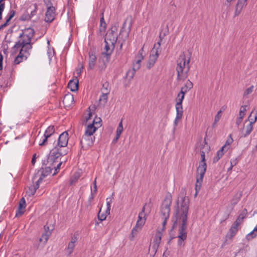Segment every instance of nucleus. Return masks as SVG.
Wrapping results in <instances>:
<instances>
[{
    "label": "nucleus",
    "instance_id": "nucleus-54",
    "mask_svg": "<svg viewBox=\"0 0 257 257\" xmlns=\"http://www.w3.org/2000/svg\"><path fill=\"white\" fill-rule=\"evenodd\" d=\"M239 216H238L236 220L234 221L235 222L237 223L239 225L243 222L244 218H240Z\"/></svg>",
    "mask_w": 257,
    "mask_h": 257
},
{
    "label": "nucleus",
    "instance_id": "nucleus-41",
    "mask_svg": "<svg viewBox=\"0 0 257 257\" xmlns=\"http://www.w3.org/2000/svg\"><path fill=\"white\" fill-rule=\"evenodd\" d=\"M75 246L74 243L70 242H69L67 248L69 254H71L73 252Z\"/></svg>",
    "mask_w": 257,
    "mask_h": 257
},
{
    "label": "nucleus",
    "instance_id": "nucleus-52",
    "mask_svg": "<svg viewBox=\"0 0 257 257\" xmlns=\"http://www.w3.org/2000/svg\"><path fill=\"white\" fill-rule=\"evenodd\" d=\"M181 119L182 118H177V116H176V118L174 121V128H173L174 131H175V130L176 128V126H177L178 123L181 120Z\"/></svg>",
    "mask_w": 257,
    "mask_h": 257
},
{
    "label": "nucleus",
    "instance_id": "nucleus-44",
    "mask_svg": "<svg viewBox=\"0 0 257 257\" xmlns=\"http://www.w3.org/2000/svg\"><path fill=\"white\" fill-rule=\"evenodd\" d=\"M222 112V111L221 110H220L219 111H218L217 114L215 115V118H214V121L213 125H214L219 120V119L221 116Z\"/></svg>",
    "mask_w": 257,
    "mask_h": 257
},
{
    "label": "nucleus",
    "instance_id": "nucleus-16",
    "mask_svg": "<svg viewBox=\"0 0 257 257\" xmlns=\"http://www.w3.org/2000/svg\"><path fill=\"white\" fill-rule=\"evenodd\" d=\"M246 1L247 0H238L235 7V16H238L241 13L243 8L246 5Z\"/></svg>",
    "mask_w": 257,
    "mask_h": 257
},
{
    "label": "nucleus",
    "instance_id": "nucleus-20",
    "mask_svg": "<svg viewBox=\"0 0 257 257\" xmlns=\"http://www.w3.org/2000/svg\"><path fill=\"white\" fill-rule=\"evenodd\" d=\"M105 45L104 47L105 51L102 53V55H105L106 56H109L112 53L114 49V45L109 43L108 42L104 41Z\"/></svg>",
    "mask_w": 257,
    "mask_h": 257
},
{
    "label": "nucleus",
    "instance_id": "nucleus-30",
    "mask_svg": "<svg viewBox=\"0 0 257 257\" xmlns=\"http://www.w3.org/2000/svg\"><path fill=\"white\" fill-rule=\"evenodd\" d=\"M80 177V174L78 172H75L74 173L73 176L70 179V185H72L74 184L78 180V179Z\"/></svg>",
    "mask_w": 257,
    "mask_h": 257
},
{
    "label": "nucleus",
    "instance_id": "nucleus-35",
    "mask_svg": "<svg viewBox=\"0 0 257 257\" xmlns=\"http://www.w3.org/2000/svg\"><path fill=\"white\" fill-rule=\"evenodd\" d=\"M144 47L143 46L139 51L137 55L136 56V59L142 61L144 59L145 54L144 50Z\"/></svg>",
    "mask_w": 257,
    "mask_h": 257
},
{
    "label": "nucleus",
    "instance_id": "nucleus-34",
    "mask_svg": "<svg viewBox=\"0 0 257 257\" xmlns=\"http://www.w3.org/2000/svg\"><path fill=\"white\" fill-rule=\"evenodd\" d=\"M55 132L54 126L51 125L49 126L45 131L44 134L47 137H51Z\"/></svg>",
    "mask_w": 257,
    "mask_h": 257
},
{
    "label": "nucleus",
    "instance_id": "nucleus-17",
    "mask_svg": "<svg viewBox=\"0 0 257 257\" xmlns=\"http://www.w3.org/2000/svg\"><path fill=\"white\" fill-rule=\"evenodd\" d=\"M193 84L192 82L188 80L185 83L184 86L181 88V94H182V99H184L185 94L191 89L193 88Z\"/></svg>",
    "mask_w": 257,
    "mask_h": 257
},
{
    "label": "nucleus",
    "instance_id": "nucleus-55",
    "mask_svg": "<svg viewBox=\"0 0 257 257\" xmlns=\"http://www.w3.org/2000/svg\"><path fill=\"white\" fill-rule=\"evenodd\" d=\"M37 10V6H36V5H35L34 10H33L31 12V14H29V16H32V18L34 16H35V15L36 14Z\"/></svg>",
    "mask_w": 257,
    "mask_h": 257
},
{
    "label": "nucleus",
    "instance_id": "nucleus-50",
    "mask_svg": "<svg viewBox=\"0 0 257 257\" xmlns=\"http://www.w3.org/2000/svg\"><path fill=\"white\" fill-rule=\"evenodd\" d=\"M32 18V16H29V14L28 13L26 15H23L21 17V20L22 21H27L30 20Z\"/></svg>",
    "mask_w": 257,
    "mask_h": 257
},
{
    "label": "nucleus",
    "instance_id": "nucleus-25",
    "mask_svg": "<svg viewBox=\"0 0 257 257\" xmlns=\"http://www.w3.org/2000/svg\"><path fill=\"white\" fill-rule=\"evenodd\" d=\"M68 87L72 91H77L78 89V80L77 78L71 80L68 84Z\"/></svg>",
    "mask_w": 257,
    "mask_h": 257
},
{
    "label": "nucleus",
    "instance_id": "nucleus-56",
    "mask_svg": "<svg viewBox=\"0 0 257 257\" xmlns=\"http://www.w3.org/2000/svg\"><path fill=\"white\" fill-rule=\"evenodd\" d=\"M242 121V118L238 117L236 118L235 123L237 127H238L239 125L241 123Z\"/></svg>",
    "mask_w": 257,
    "mask_h": 257
},
{
    "label": "nucleus",
    "instance_id": "nucleus-32",
    "mask_svg": "<svg viewBox=\"0 0 257 257\" xmlns=\"http://www.w3.org/2000/svg\"><path fill=\"white\" fill-rule=\"evenodd\" d=\"M136 71H137V70L135 69L134 68H133L132 69L128 70L126 74V77L129 80H132L133 78Z\"/></svg>",
    "mask_w": 257,
    "mask_h": 257
},
{
    "label": "nucleus",
    "instance_id": "nucleus-27",
    "mask_svg": "<svg viewBox=\"0 0 257 257\" xmlns=\"http://www.w3.org/2000/svg\"><path fill=\"white\" fill-rule=\"evenodd\" d=\"M162 232L160 230H157L155 238L154 239L153 243L157 245H160L161 238H162Z\"/></svg>",
    "mask_w": 257,
    "mask_h": 257
},
{
    "label": "nucleus",
    "instance_id": "nucleus-48",
    "mask_svg": "<svg viewBox=\"0 0 257 257\" xmlns=\"http://www.w3.org/2000/svg\"><path fill=\"white\" fill-rule=\"evenodd\" d=\"M83 69V65L81 64H79L78 68L76 69V73L77 75H78V76H79L81 75Z\"/></svg>",
    "mask_w": 257,
    "mask_h": 257
},
{
    "label": "nucleus",
    "instance_id": "nucleus-58",
    "mask_svg": "<svg viewBox=\"0 0 257 257\" xmlns=\"http://www.w3.org/2000/svg\"><path fill=\"white\" fill-rule=\"evenodd\" d=\"M5 9L4 6L2 5L0 6V21L2 19V14Z\"/></svg>",
    "mask_w": 257,
    "mask_h": 257
},
{
    "label": "nucleus",
    "instance_id": "nucleus-4",
    "mask_svg": "<svg viewBox=\"0 0 257 257\" xmlns=\"http://www.w3.org/2000/svg\"><path fill=\"white\" fill-rule=\"evenodd\" d=\"M190 57L187 59L184 53L180 55L176 67L177 80L183 81L187 78L190 70Z\"/></svg>",
    "mask_w": 257,
    "mask_h": 257
},
{
    "label": "nucleus",
    "instance_id": "nucleus-57",
    "mask_svg": "<svg viewBox=\"0 0 257 257\" xmlns=\"http://www.w3.org/2000/svg\"><path fill=\"white\" fill-rule=\"evenodd\" d=\"M108 87H109V84L107 82L104 83L102 85V92H104V91H106V89H109Z\"/></svg>",
    "mask_w": 257,
    "mask_h": 257
},
{
    "label": "nucleus",
    "instance_id": "nucleus-43",
    "mask_svg": "<svg viewBox=\"0 0 257 257\" xmlns=\"http://www.w3.org/2000/svg\"><path fill=\"white\" fill-rule=\"evenodd\" d=\"M62 163V162H59V163L57 165L56 167L54 165V164H53V163L50 164L51 165H52L53 168L55 169V172L53 174V176L55 175L57 173L58 171L60 169V166H61Z\"/></svg>",
    "mask_w": 257,
    "mask_h": 257
},
{
    "label": "nucleus",
    "instance_id": "nucleus-5",
    "mask_svg": "<svg viewBox=\"0 0 257 257\" xmlns=\"http://www.w3.org/2000/svg\"><path fill=\"white\" fill-rule=\"evenodd\" d=\"M172 197L171 194H167L163 200L161 207V216L163 220L162 231L164 230L167 221L170 216V206L172 203Z\"/></svg>",
    "mask_w": 257,
    "mask_h": 257
},
{
    "label": "nucleus",
    "instance_id": "nucleus-1",
    "mask_svg": "<svg viewBox=\"0 0 257 257\" xmlns=\"http://www.w3.org/2000/svg\"><path fill=\"white\" fill-rule=\"evenodd\" d=\"M177 208L176 211V220L173 226L178 221L180 224L178 230V245L182 247L185 245V241L187 238V215L189 209V200L186 196H181L177 200Z\"/></svg>",
    "mask_w": 257,
    "mask_h": 257
},
{
    "label": "nucleus",
    "instance_id": "nucleus-51",
    "mask_svg": "<svg viewBox=\"0 0 257 257\" xmlns=\"http://www.w3.org/2000/svg\"><path fill=\"white\" fill-rule=\"evenodd\" d=\"M247 214V210L246 209L244 208L243 209V210L241 211V212L239 214V215L238 216L241 217L240 218H245Z\"/></svg>",
    "mask_w": 257,
    "mask_h": 257
},
{
    "label": "nucleus",
    "instance_id": "nucleus-7",
    "mask_svg": "<svg viewBox=\"0 0 257 257\" xmlns=\"http://www.w3.org/2000/svg\"><path fill=\"white\" fill-rule=\"evenodd\" d=\"M61 148L57 146L55 147L51 152V155L48 158V163L54 164L60 157L64 156L67 154L66 151H63Z\"/></svg>",
    "mask_w": 257,
    "mask_h": 257
},
{
    "label": "nucleus",
    "instance_id": "nucleus-62",
    "mask_svg": "<svg viewBox=\"0 0 257 257\" xmlns=\"http://www.w3.org/2000/svg\"><path fill=\"white\" fill-rule=\"evenodd\" d=\"M9 25V22H7V21H6V22L0 26V31L2 29H3L5 27H6V26H7L8 25Z\"/></svg>",
    "mask_w": 257,
    "mask_h": 257
},
{
    "label": "nucleus",
    "instance_id": "nucleus-3",
    "mask_svg": "<svg viewBox=\"0 0 257 257\" xmlns=\"http://www.w3.org/2000/svg\"><path fill=\"white\" fill-rule=\"evenodd\" d=\"M203 149H204L205 151L204 150L201 151V160L199 163V165L197 170L196 183L195 185L196 193H197L200 189L203 179L207 168V165L205 163V152L209 151V147L205 142H204Z\"/></svg>",
    "mask_w": 257,
    "mask_h": 257
},
{
    "label": "nucleus",
    "instance_id": "nucleus-64",
    "mask_svg": "<svg viewBox=\"0 0 257 257\" xmlns=\"http://www.w3.org/2000/svg\"><path fill=\"white\" fill-rule=\"evenodd\" d=\"M9 25V22H7V21H6V22L0 26V31L2 29H3L5 27H6V26H7L8 25Z\"/></svg>",
    "mask_w": 257,
    "mask_h": 257
},
{
    "label": "nucleus",
    "instance_id": "nucleus-45",
    "mask_svg": "<svg viewBox=\"0 0 257 257\" xmlns=\"http://www.w3.org/2000/svg\"><path fill=\"white\" fill-rule=\"evenodd\" d=\"M106 28V24H100L99 26V33L100 35L104 34L105 32Z\"/></svg>",
    "mask_w": 257,
    "mask_h": 257
},
{
    "label": "nucleus",
    "instance_id": "nucleus-2",
    "mask_svg": "<svg viewBox=\"0 0 257 257\" xmlns=\"http://www.w3.org/2000/svg\"><path fill=\"white\" fill-rule=\"evenodd\" d=\"M34 29L29 28L20 34L19 40L12 48L13 53L20 51L19 55L15 58L14 63L20 64L24 60H26L30 55L29 51L32 49L31 39L34 35Z\"/></svg>",
    "mask_w": 257,
    "mask_h": 257
},
{
    "label": "nucleus",
    "instance_id": "nucleus-26",
    "mask_svg": "<svg viewBox=\"0 0 257 257\" xmlns=\"http://www.w3.org/2000/svg\"><path fill=\"white\" fill-rule=\"evenodd\" d=\"M248 121H249V123L251 122V124L253 125V124L257 120V110H255L254 109H253L250 112L249 115L248 117ZM247 121V120H245V122Z\"/></svg>",
    "mask_w": 257,
    "mask_h": 257
},
{
    "label": "nucleus",
    "instance_id": "nucleus-37",
    "mask_svg": "<svg viewBox=\"0 0 257 257\" xmlns=\"http://www.w3.org/2000/svg\"><path fill=\"white\" fill-rule=\"evenodd\" d=\"M146 205L147 204H145L142 208V211L139 213L138 220H142L146 218V214L144 212Z\"/></svg>",
    "mask_w": 257,
    "mask_h": 257
},
{
    "label": "nucleus",
    "instance_id": "nucleus-49",
    "mask_svg": "<svg viewBox=\"0 0 257 257\" xmlns=\"http://www.w3.org/2000/svg\"><path fill=\"white\" fill-rule=\"evenodd\" d=\"M159 246V245L153 243L152 246L151 248H150L149 250H151V251L153 252L154 254H155L158 249Z\"/></svg>",
    "mask_w": 257,
    "mask_h": 257
},
{
    "label": "nucleus",
    "instance_id": "nucleus-15",
    "mask_svg": "<svg viewBox=\"0 0 257 257\" xmlns=\"http://www.w3.org/2000/svg\"><path fill=\"white\" fill-rule=\"evenodd\" d=\"M97 60V57L93 51L89 52V66L88 69L92 70L94 68L96 62Z\"/></svg>",
    "mask_w": 257,
    "mask_h": 257
},
{
    "label": "nucleus",
    "instance_id": "nucleus-40",
    "mask_svg": "<svg viewBox=\"0 0 257 257\" xmlns=\"http://www.w3.org/2000/svg\"><path fill=\"white\" fill-rule=\"evenodd\" d=\"M101 210L100 209L98 213V218L100 221H103L106 219L107 215L109 214L106 213V212L105 213H101Z\"/></svg>",
    "mask_w": 257,
    "mask_h": 257
},
{
    "label": "nucleus",
    "instance_id": "nucleus-36",
    "mask_svg": "<svg viewBox=\"0 0 257 257\" xmlns=\"http://www.w3.org/2000/svg\"><path fill=\"white\" fill-rule=\"evenodd\" d=\"M112 199H113L112 196H111V197H108L106 198L107 209L106 210V212L107 214L110 213L111 204L112 203Z\"/></svg>",
    "mask_w": 257,
    "mask_h": 257
},
{
    "label": "nucleus",
    "instance_id": "nucleus-19",
    "mask_svg": "<svg viewBox=\"0 0 257 257\" xmlns=\"http://www.w3.org/2000/svg\"><path fill=\"white\" fill-rule=\"evenodd\" d=\"M94 123L95 121H93L92 123H90L87 126L85 131V135L92 136L95 132L98 126H95Z\"/></svg>",
    "mask_w": 257,
    "mask_h": 257
},
{
    "label": "nucleus",
    "instance_id": "nucleus-28",
    "mask_svg": "<svg viewBox=\"0 0 257 257\" xmlns=\"http://www.w3.org/2000/svg\"><path fill=\"white\" fill-rule=\"evenodd\" d=\"M257 236V225L254 228L253 230L248 233L246 236V238L248 240H250Z\"/></svg>",
    "mask_w": 257,
    "mask_h": 257
},
{
    "label": "nucleus",
    "instance_id": "nucleus-14",
    "mask_svg": "<svg viewBox=\"0 0 257 257\" xmlns=\"http://www.w3.org/2000/svg\"><path fill=\"white\" fill-rule=\"evenodd\" d=\"M63 103L65 107H70L74 103V97L72 94H66L63 99Z\"/></svg>",
    "mask_w": 257,
    "mask_h": 257
},
{
    "label": "nucleus",
    "instance_id": "nucleus-60",
    "mask_svg": "<svg viewBox=\"0 0 257 257\" xmlns=\"http://www.w3.org/2000/svg\"><path fill=\"white\" fill-rule=\"evenodd\" d=\"M239 225L237 223L234 222V223L231 225V227L232 228L236 229L238 230Z\"/></svg>",
    "mask_w": 257,
    "mask_h": 257
},
{
    "label": "nucleus",
    "instance_id": "nucleus-39",
    "mask_svg": "<svg viewBox=\"0 0 257 257\" xmlns=\"http://www.w3.org/2000/svg\"><path fill=\"white\" fill-rule=\"evenodd\" d=\"M254 89V86L253 85H251L249 87L247 88L244 92L243 96L244 97H247L248 95L251 94Z\"/></svg>",
    "mask_w": 257,
    "mask_h": 257
},
{
    "label": "nucleus",
    "instance_id": "nucleus-38",
    "mask_svg": "<svg viewBox=\"0 0 257 257\" xmlns=\"http://www.w3.org/2000/svg\"><path fill=\"white\" fill-rule=\"evenodd\" d=\"M15 11L13 10H11L10 12L7 15L6 19L7 22H10V21L12 20V19L15 16Z\"/></svg>",
    "mask_w": 257,
    "mask_h": 257
},
{
    "label": "nucleus",
    "instance_id": "nucleus-21",
    "mask_svg": "<svg viewBox=\"0 0 257 257\" xmlns=\"http://www.w3.org/2000/svg\"><path fill=\"white\" fill-rule=\"evenodd\" d=\"M183 99H180L179 102H176L175 107L176 109V116L177 118H182L183 115L182 101Z\"/></svg>",
    "mask_w": 257,
    "mask_h": 257
},
{
    "label": "nucleus",
    "instance_id": "nucleus-47",
    "mask_svg": "<svg viewBox=\"0 0 257 257\" xmlns=\"http://www.w3.org/2000/svg\"><path fill=\"white\" fill-rule=\"evenodd\" d=\"M48 138H49V137H47L46 135L44 134L43 137H42V141L40 143L39 145L41 146H45L47 144Z\"/></svg>",
    "mask_w": 257,
    "mask_h": 257
},
{
    "label": "nucleus",
    "instance_id": "nucleus-61",
    "mask_svg": "<svg viewBox=\"0 0 257 257\" xmlns=\"http://www.w3.org/2000/svg\"><path fill=\"white\" fill-rule=\"evenodd\" d=\"M9 25V22H7V21H6V22L0 26V31L2 29H3L5 27H6V26H7L8 25Z\"/></svg>",
    "mask_w": 257,
    "mask_h": 257
},
{
    "label": "nucleus",
    "instance_id": "nucleus-8",
    "mask_svg": "<svg viewBox=\"0 0 257 257\" xmlns=\"http://www.w3.org/2000/svg\"><path fill=\"white\" fill-rule=\"evenodd\" d=\"M95 140L94 137L84 135L80 141V144L83 149L87 150L92 146Z\"/></svg>",
    "mask_w": 257,
    "mask_h": 257
},
{
    "label": "nucleus",
    "instance_id": "nucleus-24",
    "mask_svg": "<svg viewBox=\"0 0 257 257\" xmlns=\"http://www.w3.org/2000/svg\"><path fill=\"white\" fill-rule=\"evenodd\" d=\"M110 90L109 89H106V91H104L100 96L99 101L100 105H104L107 101L108 94L109 93Z\"/></svg>",
    "mask_w": 257,
    "mask_h": 257
},
{
    "label": "nucleus",
    "instance_id": "nucleus-59",
    "mask_svg": "<svg viewBox=\"0 0 257 257\" xmlns=\"http://www.w3.org/2000/svg\"><path fill=\"white\" fill-rule=\"evenodd\" d=\"M77 236L74 234V235H73V236H72L71 241L70 242H72L75 244V243L77 241Z\"/></svg>",
    "mask_w": 257,
    "mask_h": 257
},
{
    "label": "nucleus",
    "instance_id": "nucleus-13",
    "mask_svg": "<svg viewBox=\"0 0 257 257\" xmlns=\"http://www.w3.org/2000/svg\"><path fill=\"white\" fill-rule=\"evenodd\" d=\"M26 201L24 197H22L19 203V207L16 211V216L19 217L22 216L25 212Z\"/></svg>",
    "mask_w": 257,
    "mask_h": 257
},
{
    "label": "nucleus",
    "instance_id": "nucleus-6",
    "mask_svg": "<svg viewBox=\"0 0 257 257\" xmlns=\"http://www.w3.org/2000/svg\"><path fill=\"white\" fill-rule=\"evenodd\" d=\"M160 41L157 44H155L153 49L151 51L149 60L147 65V67L149 69H151L154 65L160 53L161 52V42L162 41V38L161 35L160 36Z\"/></svg>",
    "mask_w": 257,
    "mask_h": 257
},
{
    "label": "nucleus",
    "instance_id": "nucleus-10",
    "mask_svg": "<svg viewBox=\"0 0 257 257\" xmlns=\"http://www.w3.org/2000/svg\"><path fill=\"white\" fill-rule=\"evenodd\" d=\"M146 218L142 220H137L135 226L133 228L131 232V236L130 239L133 240V238L137 235L138 233L140 231L145 223Z\"/></svg>",
    "mask_w": 257,
    "mask_h": 257
},
{
    "label": "nucleus",
    "instance_id": "nucleus-63",
    "mask_svg": "<svg viewBox=\"0 0 257 257\" xmlns=\"http://www.w3.org/2000/svg\"><path fill=\"white\" fill-rule=\"evenodd\" d=\"M9 25V22H7V21H6V22L0 26V31L2 29H3L5 27H6V26H7L8 25Z\"/></svg>",
    "mask_w": 257,
    "mask_h": 257
},
{
    "label": "nucleus",
    "instance_id": "nucleus-29",
    "mask_svg": "<svg viewBox=\"0 0 257 257\" xmlns=\"http://www.w3.org/2000/svg\"><path fill=\"white\" fill-rule=\"evenodd\" d=\"M53 167L52 166H48L44 168H42V171L41 174L43 175V177H46L49 174L51 173L52 170L53 169Z\"/></svg>",
    "mask_w": 257,
    "mask_h": 257
},
{
    "label": "nucleus",
    "instance_id": "nucleus-12",
    "mask_svg": "<svg viewBox=\"0 0 257 257\" xmlns=\"http://www.w3.org/2000/svg\"><path fill=\"white\" fill-rule=\"evenodd\" d=\"M55 8L53 6H50L47 8L45 18V21L46 22L51 23L54 20L55 17Z\"/></svg>",
    "mask_w": 257,
    "mask_h": 257
},
{
    "label": "nucleus",
    "instance_id": "nucleus-46",
    "mask_svg": "<svg viewBox=\"0 0 257 257\" xmlns=\"http://www.w3.org/2000/svg\"><path fill=\"white\" fill-rule=\"evenodd\" d=\"M142 61L140 60H137L136 59L135 63H134L133 68L136 70H139L141 67V62Z\"/></svg>",
    "mask_w": 257,
    "mask_h": 257
},
{
    "label": "nucleus",
    "instance_id": "nucleus-9",
    "mask_svg": "<svg viewBox=\"0 0 257 257\" xmlns=\"http://www.w3.org/2000/svg\"><path fill=\"white\" fill-rule=\"evenodd\" d=\"M117 40V35L115 32V29H111L107 31L104 41L108 42L109 43L115 45Z\"/></svg>",
    "mask_w": 257,
    "mask_h": 257
},
{
    "label": "nucleus",
    "instance_id": "nucleus-11",
    "mask_svg": "<svg viewBox=\"0 0 257 257\" xmlns=\"http://www.w3.org/2000/svg\"><path fill=\"white\" fill-rule=\"evenodd\" d=\"M68 142V134L67 132L62 133L58 138L56 146L59 148H64L67 146Z\"/></svg>",
    "mask_w": 257,
    "mask_h": 257
},
{
    "label": "nucleus",
    "instance_id": "nucleus-23",
    "mask_svg": "<svg viewBox=\"0 0 257 257\" xmlns=\"http://www.w3.org/2000/svg\"><path fill=\"white\" fill-rule=\"evenodd\" d=\"M47 228L48 230H46V226H45V231L42 234L41 237L39 239V241L42 242L44 245L46 244L51 234V232L49 230V227H47Z\"/></svg>",
    "mask_w": 257,
    "mask_h": 257
},
{
    "label": "nucleus",
    "instance_id": "nucleus-18",
    "mask_svg": "<svg viewBox=\"0 0 257 257\" xmlns=\"http://www.w3.org/2000/svg\"><path fill=\"white\" fill-rule=\"evenodd\" d=\"M253 130V125L251 124V123H249L245 126H243V127L241 128V133L240 137H246L248 136L252 132Z\"/></svg>",
    "mask_w": 257,
    "mask_h": 257
},
{
    "label": "nucleus",
    "instance_id": "nucleus-42",
    "mask_svg": "<svg viewBox=\"0 0 257 257\" xmlns=\"http://www.w3.org/2000/svg\"><path fill=\"white\" fill-rule=\"evenodd\" d=\"M123 131V126H122V120H121L120 122L119 123L118 126L116 129V134L118 135H121V133Z\"/></svg>",
    "mask_w": 257,
    "mask_h": 257
},
{
    "label": "nucleus",
    "instance_id": "nucleus-31",
    "mask_svg": "<svg viewBox=\"0 0 257 257\" xmlns=\"http://www.w3.org/2000/svg\"><path fill=\"white\" fill-rule=\"evenodd\" d=\"M238 230L236 229L232 228L230 227L229 229V231L227 234V236L230 239H232V238L235 235L236 233L237 232Z\"/></svg>",
    "mask_w": 257,
    "mask_h": 257
},
{
    "label": "nucleus",
    "instance_id": "nucleus-33",
    "mask_svg": "<svg viewBox=\"0 0 257 257\" xmlns=\"http://www.w3.org/2000/svg\"><path fill=\"white\" fill-rule=\"evenodd\" d=\"M38 188V185H33L31 186L29 188V190L27 192V193L29 194V195H34L37 190V189Z\"/></svg>",
    "mask_w": 257,
    "mask_h": 257
},
{
    "label": "nucleus",
    "instance_id": "nucleus-53",
    "mask_svg": "<svg viewBox=\"0 0 257 257\" xmlns=\"http://www.w3.org/2000/svg\"><path fill=\"white\" fill-rule=\"evenodd\" d=\"M45 177H43V175H42V174H41L40 178H39V179L37 180V181L36 182V184L35 185H38V188L40 186V183L42 182V180L43 179L45 178Z\"/></svg>",
    "mask_w": 257,
    "mask_h": 257
},
{
    "label": "nucleus",
    "instance_id": "nucleus-22",
    "mask_svg": "<svg viewBox=\"0 0 257 257\" xmlns=\"http://www.w3.org/2000/svg\"><path fill=\"white\" fill-rule=\"evenodd\" d=\"M226 145L225 144L217 152L216 156L213 158V163H216L223 156L225 152L227 150Z\"/></svg>",
    "mask_w": 257,
    "mask_h": 257
}]
</instances>
